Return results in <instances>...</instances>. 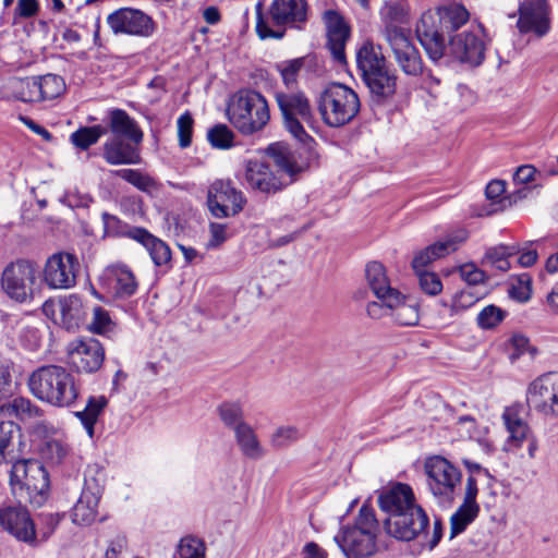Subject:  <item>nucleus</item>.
Segmentation results:
<instances>
[{"instance_id": "nucleus-42", "label": "nucleus", "mask_w": 558, "mask_h": 558, "mask_svg": "<svg viewBox=\"0 0 558 558\" xmlns=\"http://www.w3.org/2000/svg\"><path fill=\"white\" fill-rule=\"evenodd\" d=\"M40 100H51L59 97L65 90L63 78L57 74L36 76Z\"/></svg>"}, {"instance_id": "nucleus-22", "label": "nucleus", "mask_w": 558, "mask_h": 558, "mask_svg": "<svg viewBox=\"0 0 558 558\" xmlns=\"http://www.w3.org/2000/svg\"><path fill=\"white\" fill-rule=\"evenodd\" d=\"M415 32L427 57L437 63L445 56L446 45L444 39L445 33L438 29L436 16L432 12L423 13L416 24Z\"/></svg>"}, {"instance_id": "nucleus-10", "label": "nucleus", "mask_w": 558, "mask_h": 558, "mask_svg": "<svg viewBox=\"0 0 558 558\" xmlns=\"http://www.w3.org/2000/svg\"><path fill=\"white\" fill-rule=\"evenodd\" d=\"M276 100L283 117L287 130L300 142L304 143L310 136L302 122L312 121V108L308 99L301 93H276Z\"/></svg>"}, {"instance_id": "nucleus-33", "label": "nucleus", "mask_w": 558, "mask_h": 558, "mask_svg": "<svg viewBox=\"0 0 558 558\" xmlns=\"http://www.w3.org/2000/svg\"><path fill=\"white\" fill-rule=\"evenodd\" d=\"M0 415L3 417H16L21 421L38 417L41 411L38 407L24 397H16L0 405Z\"/></svg>"}, {"instance_id": "nucleus-59", "label": "nucleus", "mask_w": 558, "mask_h": 558, "mask_svg": "<svg viewBox=\"0 0 558 558\" xmlns=\"http://www.w3.org/2000/svg\"><path fill=\"white\" fill-rule=\"evenodd\" d=\"M39 8L38 0H17L13 10L14 23L35 17L39 12Z\"/></svg>"}, {"instance_id": "nucleus-38", "label": "nucleus", "mask_w": 558, "mask_h": 558, "mask_svg": "<svg viewBox=\"0 0 558 558\" xmlns=\"http://www.w3.org/2000/svg\"><path fill=\"white\" fill-rule=\"evenodd\" d=\"M13 97L24 102L41 101L36 76L26 78H12L9 82Z\"/></svg>"}, {"instance_id": "nucleus-49", "label": "nucleus", "mask_w": 558, "mask_h": 558, "mask_svg": "<svg viewBox=\"0 0 558 558\" xmlns=\"http://www.w3.org/2000/svg\"><path fill=\"white\" fill-rule=\"evenodd\" d=\"M378 301L367 303L366 313L373 319H380L385 316L390 317L391 302L396 303L398 300L397 292L387 295H375Z\"/></svg>"}, {"instance_id": "nucleus-2", "label": "nucleus", "mask_w": 558, "mask_h": 558, "mask_svg": "<svg viewBox=\"0 0 558 558\" xmlns=\"http://www.w3.org/2000/svg\"><path fill=\"white\" fill-rule=\"evenodd\" d=\"M27 387L36 399L56 408H70L80 396L75 377L60 365L38 367L29 375Z\"/></svg>"}, {"instance_id": "nucleus-6", "label": "nucleus", "mask_w": 558, "mask_h": 558, "mask_svg": "<svg viewBox=\"0 0 558 558\" xmlns=\"http://www.w3.org/2000/svg\"><path fill=\"white\" fill-rule=\"evenodd\" d=\"M360 98L349 86L341 83L327 85L317 97V108L323 121L331 128L351 122L360 111Z\"/></svg>"}, {"instance_id": "nucleus-18", "label": "nucleus", "mask_w": 558, "mask_h": 558, "mask_svg": "<svg viewBox=\"0 0 558 558\" xmlns=\"http://www.w3.org/2000/svg\"><path fill=\"white\" fill-rule=\"evenodd\" d=\"M323 23L326 29L327 47L333 58L339 64H344L345 59V45L351 35V27L345 19L337 10H326L322 15Z\"/></svg>"}, {"instance_id": "nucleus-64", "label": "nucleus", "mask_w": 558, "mask_h": 558, "mask_svg": "<svg viewBox=\"0 0 558 558\" xmlns=\"http://www.w3.org/2000/svg\"><path fill=\"white\" fill-rule=\"evenodd\" d=\"M210 238L206 244L207 248H215L227 240V227L222 223L213 222L209 226Z\"/></svg>"}, {"instance_id": "nucleus-47", "label": "nucleus", "mask_w": 558, "mask_h": 558, "mask_svg": "<svg viewBox=\"0 0 558 558\" xmlns=\"http://www.w3.org/2000/svg\"><path fill=\"white\" fill-rule=\"evenodd\" d=\"M446 248L444 245H439L438 242L425 247L424 250L418 251L412 260V267L414 270L423 269L430 264L432 262L445 257Z\"/></svg>"}, {"instance_id": "nucleus-28", "label": "nucleus", "mask_w": 558, "mask_h": 558, "mask_svg": "<svg viewBox=\"0 0 558 558\" xmlns=\"http://www.w3.org/2000/svg\"><path fill=\"white\" fill-rule=\"evenodd\" d=\"M397 302H391V319L399 326H415L420 320V307L416 300L410 295L397 292Z\"/></svg>"}, {"instance_id": "nucleus-12", "label": "nucleus", "mask_w": 558, "mask_h": 558, "mask_svg": "<svg viewBox=\"0 0 558 558\" xmlns=\"http://www.w3.org/2000/svg\"><path fill=\"white\" fill-rule=\"evenodd\" d=\"M429 518L421 505L401 513L387 517L383 527L387 535L403 542H411L426 532Z\"/></svg>"}, {"instance_id": "nucleus-57", "label": "nucleus", "mask_w": 558, "mask_h": 558, "mask_svg": "<svg viewBox=\"0 0 558 558\" xmlns=\"http://www.w3.org/2000/svg\"><path fill=\"white\" fill-rule=\"evenodd\" d=\"M39 519L41 526L37 532V544L46 542L54 533L62 520V515L59 513H43Z\"/></svg>"}, {"instance_id": "nucleus-3", "label": "nucleus", "mask_w": 558, "mask_h": 558, "mask_svg": "<svg viewBox=\"0 0 558 558\" xmlns=\"http://www.w3.org/2000/svg\"><path fill=\"white\" fill-rule=\"evenodd\" d=\"M379 532L374 510L363 505L353 524L341 526L333 541L345 558H371L379 550Z\"/></svg>"}, {"instance_id": "nucleus-8", "label": "nucleus", "mask_w": 558, "mask_h": 558, "mask_svg": "<svg viewBox=\"0 0 558 558\" xmlns=\"http://www.w3.org/2000/svg\"><path fill=\"white\" fill-rule=\"evenodd\" d=\"M428 492L440 506H450L460 488L462 474L449 460L433 456L423 465Z\"/></svg>"}, {"instance_id": "nucleus-60", "label": "nucleus", "mask_w": 558, "mask_h": 558, "mask_svg": "<svg viewBox=\"0 0 558 558\" xmlns=\"http://www.w3.org/2000/svg\"><path fill=\"white\" fill-rule=\"evenodd\" d=\"M17 426L10 420L0 422V463L5 461L7 449Z\"/></svg>"}, {"instance_id": "nucleus-51", "label": "nucleus", "mask_w": 558, "mask_h": 558, "mask_svg": "<svg viewBox=\"0 0 558 558\" xmlns=\"http://www.w3.org/2000/svg\"><path fill=\"white\" fill-rule=\"evenodd\" d=\"M520 253V248L518 245H498L490 247L486 251L483 259L482 266L486 268H493V266L499 260L501 257H512Z\"/></svg>"}, {"instance_id": "nucleus-21", "label": "nucleus", "mask_w": 558, "mask_h": 558, "mask_svg": "<svg viewBox=\"0 0 558 558\" xmlns=\"http://www.w3.org/2000/svg\"><path fill=\"white\" fill-rule=\"evenodd\" d=\"M104 360L105 350L98 340L89 338L71 343L69 361L77 372L94 373L101 367Z\"/></svg>"}, {"instance_id": "nucleus-1", "label": "nucleus", "mask_w": 558, "mask_h": 558, "mask_svg": "<svg viewBox=\"0 0 558 558\" xmlns=\"http://www.w3.org/2000/svg\"><path fill=\"white\" fill-rule=\"evenodd\" d=\"M266 151L279 171L290 178L289 182L283 181L281 175H276L267 163L256 159L246 161L244 180L250 189L270 194L292 182L293 178L302 171V167L298 163L294 153L281 143L269 145Z\"/></svg>"}, {"instance_id": "nucleus-46", "label": "nucleus", "mask_w": 558, "mask_h": 558, "mask_svg": "<svg viewBox=\"0 0 558 558\" xmlns=\"http://www.w3.org/2000/svg\"><path fill=\"white\" fill-rule=\"evenodd\" d=\"M302 437L300 429L292 425L277 427L270 436V445L276 449L287 448Z\"/></svg>"}, {"instance_id": "nucleus-14", "label": "nucleus", "mask_w": 558, "mask_h": 558, "mask_svg": "<svg viewBox=\"0 0 558 558\" xmlns=\"http://www.w3.org/2000/svg\"><path fill=\"white\" fill-rule=\"evenodd\" d=\"M385 40L390 46L395 60L401 71L410 76H417L423 72V61L416 47L403 28L389 27L381 31Z\"/></svg>"}, {"instance_id": "nucleus-55", "label": "nucleus", "mask_w": 558, "mask_h": 558, "mask_svg": "<svg viewBox=\"0 0 558 558\" xmlns=\"http://www.w3.org/2000/svg\"><path fill=\"white\" fill-rule=\"evenodd\" d=\"M303 65L304 59L298 58L278 63L277 70L280 72L284 84L290 86L296 82L298 74Z\"/></svg>"}, {"instance_id": "nucleus-16", "label": "nucleus", "mask_w": 558, "mask_h": 558, "mask_svg": "<svg viewBox=\"0 0 558 558\" xmlns=\"http://www.w3.org/2000/svg\"><path fill=\"white\" fill-rule=\"evenodd\" d=\"M107 24L114 35L150 37L156 31L154 20L142 10L120 8L107 16Z\"/></svg>"}, {"instance_id": "nucleus-5", "label": "nucleus", "mask_w": 558, "mask_h": 558, "mask_svg": "<svg viewBox=\"0 0 558 558\" xmlns=\"http://www.w3.org/2000/svg\"><path fill=\"white\" fill-rule=\"evenodd\" d=\"M230 123L243 135L263 130L270 119L268 102L258 92L245 89L235 93L227 107Z\"/></svg>"}, {"instance_id": "nucleus-11", "label": "nucleus", "mask_w": 558, "mask_h": 558, "mask_svg": "<svg viewBox=\"0 0 558 558\" xmlns=\"http://www.w3.org/2000/svg\"><path fill=\"white\" fill-rule=\"evenodd\" d=\"M526 403L544 417L558 418V373L543 374L530 383Z\"/></svg>"}, {"instance_id": "nucleus-20", "label": "nucleus", "mask_w": 558, "mask_h": 558, "mask_svg": "<svg viewBox=\"0 0 558 558\" xmlns=\"http://www.w3.org/2000/svg\"><path fill=\"white\" fill-rule=\"evenodd\" d=\"M485 49L481 29L459 33L449 41V53L456 60L471 65H480L483 62Z\"/></svg>"}, {"instance_id": "nucleus-25", "label": "nucleus", "mask_w": 558, "mask_h": 558, "mask_svg": "<svg viewBox=\"0 0 558 558\" xmlns=\"http://www.w3.org/2000/svg\"><path fill=\"white\" fill-rule=\"evenodd\" d=\"M131 239L141 243L149 253V256L156 266H166L171 260V251L166 242L154 236L144 228H135L131 233Z\"/></svg>"}, {"instance_id": "nucleus-17", "label": "nucleus", "mask_w": 558, "mask_h": 558, "mask_svg": "<svg viewBox=\"0 0 558 558\" xmlns=\"http://www.w3.org/2000/svg\"><path fill=\"white\" fill-rule=\"evenodd\" d=\"M80 263L76 255L58 252L49 256L43 269V280L51 289H70L76 283Z\"/></svg>"}, {"instance_id": "nucleus-56", "label": "nucleus", "mask_w": 558, "mask_h": 558, "mask_svg": "<svg viewBox=\"0 0 558 558\" xmlns=\"http://www.w3.org/2000/svg\"><path fill=\"white\" fill-rule=\"evenodd\" d=\"M113 327V323L107 311L97 306L93 311V319L88 325V329L94 333L109 332Z\"/></svg>"}, {"instance_id": "nucleus-7", "label": "nucleus", "mask_w": 558, "mask_h": 558, "mask_svg": "<svg viewBox=\"0 0 558 558\" xmlns=\"http://www.w3.org/2000/svg\"><path fill=\"white\" fill-rule=\"evenodd\" d=\"M12 492L19 502L40 507L47 496L49 477L37 460H20L13 463L10 474Z\"/></svg>"}, {"instance_id": "nucleus-44", "label": "nucleus", "mask_w": 558, "mask_h": 558, "mask_svg": "<svg viewBox=\"0 0 558 558\" xmlns=\"http://www.w3.org/2000/svg\"><path fill=\"white\" fill-rule=\"evenodd\" d=\"M105 134H107V129L102 125L80 128L71 134V142L81 149H87Z\"/></svg>"}, {"instance_id": "nucleus-50", "label": "nucleus", "mask_w": 558, "mask_h": 558, "mask_svg": "<svg viewBox=\"0 0 558 558\" xmlns=\"http://www.w3.org/2000/svg\"><path fill=\"white\" fill-rule=\"evenodd\" d=\"M102 222L105 233L109 236H128L131 239V233L136 227H129L121 221L117 216L108 213L102 214Z\"/></svg>"}, {"instance_id": "nucleus-15", "label": "nucleus", "mask_w": 558, "mask_h": 558, "mask_svg": "<svg viewBox=\"0 0 558 558\" xmlns=\"http://www.w3.org/2000/svg\"><path fill=\"white\" fill-rule=\"evenodd\" d=\"M245 203L243 193L236 190L230 180H216L208 189V209L216 218L238 215Z\"/></svg>"}, {"instance_id": "nucleus-27", "label": "nucleus", "mask_w": 558, "mask_h": 558, "mask_svg": "<svg viewBox=\"0 0 558 558\" xmlns=\"http://www.w3.org/2000/svg\"><path fill=\"white\" fill-rule=\"evenodd\" d=\"M104 158L110 165H135L140 155L135 146L116 136L104 144Z\"/></svg>"}, {"instance_id": "nucleus-34", "label": "nucleus", "mask_w": 558, "mask_h": 558, "mask_svg": "<svg viewBox=\"0 0 558 558\" xmlns=\"http://www.w3.org/2000/svg\"><path fill=\"white\" fill-rule=\"evenodd\" d=\"M59 311L64 327L75 329L85 318V310L82 300L77 295H69L60 301Z\"/></svg>"}, {"instance_id": "nucleus-43", "label": "nucleus", "mask_w": 558, "mask_h": 558, "mask_svg": "<svg viewBox=\"0 0 558 558\" xmlns=\"http://www.w3.org/2000/svg\"><path fill=\"white\" fill-rule=\"evenodd\" d=\"M116 175L125 180L142 192L150 193L157 189V182L150 175L143 173L136 169H120L117 170Z\"/></svg>"}, {"instance_id": "nucleus-58", "label": "nucleus", "mask_w": 558, "mask_h": 558, "mask_svg": "<svg viewBox=\"0 0 558 558\" xmlns=\"http://www.w3.org/2000/svg\"><path fill=\"white\" fill-rule=\"evenodd\" d=\"M178 137L181 148H186L192 143V133L194 120L190 112H184L178 119Z\"/></svg>"}, {"instance_id": "nucleus-30", "label": "nucleus", "mask_w": 558, "mask_h": 558, "mask_svg": "<svg viewBox=\"0 0 558 558\" xmlns=\"http://www.w3.org/2000/svg\"><path fill=\"white\" fill-rule=\"evenodd\" d=\"M233 434L239 450L245 458L258 460L264 457L265 450L255 429L248 423L240 426Z\"/></svg>"}, {"instance_id": "nucleus-31", "label": "nucleus", "mask_w": 558, "mask_h": 558, "mask_svg": "<svg viewBox=\"0 0 558 558\" xmlns=\"http://www.w3.org/2000/svg\"><path fill=\"white\" fill-rule=\"evenodd\" d=\"M110 130L118 137H128L134 144L143 141V132L124 110L114 109L110 112Z\"/></svg>"}, {"instance_id": "nucleus-36", "label": "nucleus", "mask_w": 558, "mask_h": 558, "mask_svg": "<svg viewBox=\"0 0 558 558\" xmlns=\"http://www.w3.org/2000/svg\"><path fill=\"white\" fill-rule=\"evenodd\" d=\"M108 404V400L105 396H90L86 402L85 409L75 412V416L80 418L88 436H94V427Z\"/></svg>"}, {"instance_id": "nucleus-54", "label": "nucleus", "mask_w": 558, "mask_h": 558, "mask_svg": "<svg viewBox=\"0 0 558 558\" xmlns=\"http://www.w3.org/2000/svg\"><path fill=\"white\" fill-rule=\"evenodd\" d=\"M414 271L417 276L418 284L422 291L429 295H436L441 292L442 283L438 275L423 269Z\"/></svg>"}, {"instance_id": "nucleus-41", "label": "nucleus", "mask_w": 558, "mask_h": 558, "mask_svg": "<svg viewBox=\"0 0 558 558\" xmlns=\"http://www.w3.org/2000/svg\"><path fill=\"white\" fill-rule=\"evenodd\" d=\"M217 413L223 425L233 432L247 424L240 402H223L217 408Z\"/></svg>"}, {"instance_id": "nucleus-40", "label": "nucleus", "mask_w": 558, "mask_h": 558, "mask_svg": "<svg viewBox=\"0 0 558 558\" xmlns=\"http://www.w3.org/2000/svg\"><path fill=\"white\" fill-rule=\"evenodd\" d=\"M381 17L385 23L383 31L389 27L400 28L398 24H404L408 22V9L402 0L387 1L381 9Z\"/></svg>"}, {"instance_id": "nucleus-26", "label": "nucleus", "mask_w": 558, "mask_h": 558, "mask_svg": "<svg viewBox=\"0 0 558 558\" xmlns=\"http://www.w3.org/2000/svg\"><path fill=\"white\" fill-rule=\"evenodd\" d=\"M109 288L118 298H129L137 290V281L125 265H113L106 270Z\"/></svg>"}, {"instance_id": "nucleus-61", "label": "nucleus", "mask_w": 558, "mask_h": 558, "mask_svg": "<svg viewBox=\"0 0 558 558\" xmlns=\"http://www.w3.org/2000/svg\"><path fill=\"white\" fill-rule=\"evenodd\" d=\"M532 294L531 278L527 274L520 275L518 278V284H513L510 289V295L512 299L519 302H526L530 300Z\"/></svg>"}, {"instance_id": "nucleus-23", "label": "nucleus", "mask_w": 558, "mask_h": 558, "mask_svg": "<svg viewBox=\"0 0 558 558\" xmlns=\"http://www.w3.org/2000/svg\"><path fill=\"white\" fill-rule=\"evenodd\" d=\"M417 505L415 494L409 484L395 483L378 495V506L388 517Z\"/></svg>"}, {"instance_id": "nucleus-29", "label": "nucleus", "mask_w": 558, "mask_h": 558, "mask_svg": "<svg viewBox=\"0 0 558 558\" xmlns=\"http://www.w3.org/2000/svg\"><path fill=\"white\" fill-rule=\"evenodd\" d=\"M502 422L509 433L510 440L514 441L518 447L532 435L529 424L521 416V407H507L501 415Z\"/></svg>"}, {"instance_id": "nucleus-37", "label": "nucleus", "mask_w": 558, "mask_h": 558, "mask_svg": "<svg viewBox=\"0 0 558 558\" xmlns=\"http://www.w3.org/2000/svg\"><path fill=\"white\" fill-rule=\"evenodd\" d=\"M99 500L90 493H81L77 502L72 509V521L75 524L88 525L97 517Z\"/></svg>"}, {"instance_id": "nucleus-53", "label": "nucleus", "mask_w": 558, "mask_h": 558, "mask_svg": "<svg viewBox=\"0 0 558 558\" xmlns=\"http://www.w3.org/2000/svg\"><path fill=\"white\" fill-rule=\"evenodd\" d=\"M505 318V312L495 306H485L477 315V324L483 329H490L499 325Z\"/></svg>"}, {"instance_id": "nucleus-48", "label": "nucleus", "mask_w": 558, "mask_h": 558, "mask_svg": "<svg viewBox=\"0 0 558 558\" xmlns=\"http://www.w3.org/2000/svg\"><path fill=\"white\" fill-rule=\"evenodd\" d=\"M106 483V474L98 466L88 468L85 473V483L82 493H90L100 500Z\"/></svg>"}, {"instance_id": "nucleus-4", "label": "nucleus", "mask_w": 558, "mask_h": 558, "mask_svg": "<svg viewBox=\"0 0 558 558\" xmlns=\"http://www.w3.org/2000/svg\"><path fill=\"white\" fill-rule=\"evenodd\" d=\"M356 65L375 101L383 102L395 96L398 76L387 65L380 45L364 41L356 51Z\"/></svg>"}, {"instance_id": "nucleus-9", "label": "nucleus", "mask_w": 558, "mask_h": 558, "mask_svg": "<svg viewBox=\"0 0 558 558\" xmlns=\"http://www.w3.org/2000/svg\"><path fill=\"white\" fill-rule=\"evenodd\" d=\"M38 284V268L35 262L17 259L2 271V291L12 300L24 303L34 295Z\"/></svg>"}, {"instance_id": "nucleus-62", "label": "nucleus", "mask_w": 558, "mask_h": 558, "mask_svg": "<svg viewBox=\"0 0 558 558\" xmlns=\"http://www.w3.org/2000/svg\"><path fill=\"white\" fill-rule=\"evenodd\" d=\"M256 32L262 39L266 38H281L282 32L272 31L268 22L263 16V5L260 2L256 4Z\"/></svg>"}, {"instance_id": "nucleus-13", "label": "nucleus", "mask_w": 558, "mask_h": 558, "mask_svg": "<svg viewBox=\"0 0 558 558\" xmlns=\"http://www.w3.org/2000/svg\"><path fill=\"white\" fill-rule=\"evenodd\" d=\"M517 28L520 34L536 38L547 36L551 29V8L548 0H523L518 8Z\"/></svg>"}, {"instance_id": "nucleus-39", "label": "nucleus", "mask_w": 558, "mask_h": 558, "mask_svg": "<svg viewBox=\"0 0 558 558\" xmlns=\"http://www.w3.org/2000/svg\"><path fill=\"white\" fill-rule=\"evenodd\" d=\"M480 512V506L462 502L450 519V537L462 533L471 524Z\"/></svg>"}, {"instance_id": "nucleus-35", "label": "nucleus", "mask_w": 558, "mask_h": 558, "mask_svg": "<svg viewBox=\"0 0 558 558\" xmlns=\"http://www.w3.org/2000/svg\"><path fill=\"white\" fill-rule=\"evenodd\" d=\"M365 278L374 295H387L399 291L390 286L386 269L378 262H371L366 265Z\"/></svg>"}, {"instance_id": "nucleus-32", "label": "nucleus", "mask_w": 558, "mask_h": 558, "mask_svg": "<svg viewBox=\"0 0 558 558\" xmlns=\"http://www.w3.org/2000/svg\"><path fill=\"white\" fill-rule=\"evenodd\" d=\"M436 16V25L442 33L457 31L464 25L470 17L468 10L462 4H453L433 13Z\"/></svg>"}, {"instance_id": "nucleus-24", "label": "nucleus", "mask_w": 558, "mask_h": 558, "mask_svg": "<svg viewBox=\"0 0 558 558\" xmlns=\"http://www.w3.org/2000/svg\"><path fill=\"white\" fill-rule=\"evenodd\" d=\"M307 3L305 0H274L270 16L274 25L300 27L306 21Z\"/></svg>"}, {"instance_id": "nucleus-19", "label": "nucleus", "mask_w": 558, "mask_h": 558, "mask_svg": "<svg viewBox=\"0 0 558 558\" xmlns=\"http://www.w3.org/2000/svg\"><path fill=\"white\" fill-rule=\"evenodd\" d=\"M0 525L17 541L31 546L37 545V532L28 511L21 507L0 508Z\"/></svg>"}, {"instance_id": "nucleus-45", "label": "nucleus", "mask_w": 558, "mask_h": 558, "mask_svg": "<svg viewBox=\"0 0 558 558\" xmlns=\"http://www.w3.org/2000/svg\"><path fill=\"white\" fill-rule=\"evenodd\" d=\"M234 133L226 124H216L207 131V141L211 147L227 150L234 146Z\"/></svg>"}, {"instance_id": "nucleus-63", "label": "nucleus", "mask_w": 558, "mask_h": 558, "mask_svg": "<svg viewBox=\"0 0 558 558\" xmlns=\"http://www.w3.org/2000/svg\"><path fill=\"white\" fill-rule=\"evenodd\" d=\"M459 272L461 278L469 284H478L485 281V271L480 269L476 265L470 263L460 266Z\"/></svg>"}, {"instance_id": "nucleus-52", "label": "nucleus", "mask_w": 558, "mask_h": 558, "mask_svg": "<svg viewBox=\"0 0 558 558\" xmlns=\"http://www.w3.org/2000/svg\"><path fill=\"white\" fill-rule=\"evenodd\" d=\"M180 558H205V545L196 537H183L178 547Z\"/></svg>"}]
</instances>
